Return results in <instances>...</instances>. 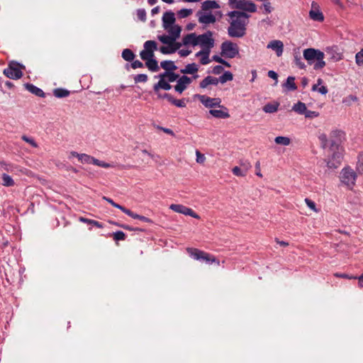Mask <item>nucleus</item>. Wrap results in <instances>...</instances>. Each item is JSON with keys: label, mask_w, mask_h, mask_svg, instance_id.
Instances as JSON below:
<instances>
[{"label": "nucleus", "mask_w": 363, "mask_h": 363, "mask_svg": "<svg viewBox=\"0 0 363 363\" xmlns=\"http://www.w3.org/2000/svg\"><path fill=\"white\" fill-rule=\"evenodd\" d=\"M325 53L315 48H307L303 50V57L309 65L314 64L313 69H320L325 66L323 60Z\"/></svg>", "instance_id": "f257e3e1"}, {"label": "nucleus", "mask_w": 363, "mask_h": 363, "mask_svg": "<svg viewBox=\"0 0 363 363\" xmlns=\"http://www.w3.org/2000/svg\"><path fill=\"white\" fill-rule=\"evenodd\" d=\"M186 251L189 255L194 259L205 262L208 264H214L216 265L220 266V264H223L225 262V259H223L220 262V259L214 255L196 248L188 247L186 248Z\"/></svg>", "instance_id": "f03ea898"}, {"label": "nucleus", "mask_w": 363, "mask_h": 363, "mask_svg": "<svg viewBox=\"0 0 363 363\" xmlns=\"http://www.w3.org/2000/svg\"><path fill=\"white\" fill-rule=\"evenodd\" d=\"M248 21L245 19H232L228 28V34L231 38H242L245 35Z\"/></svg>", "instance_id": "7ed1b4c3"}, {"label": "nucleus", "mask_w": 363, "mask_h": 363, "mask_svg": "<svg viewBox=\"0 0 363 363\" xmlns=\"http://www.w3.org/2000/svg\"><path fill=\"white\" fill-rule=\"evenodd\" d=\"M23 65L16 62L11 61L9 63L8 67L4 70V74L11 79H18L21 78L23 72Z\"/></svg>", "instance_id": "20e7f679"}, {"label": "nucleus", "mask_w": 363, "mask_h": 363, "mask_svg": "<svg viewBox=\"0 0 363 363\" xmlns=\"http://www.w3.org/2000/svg\"><path fill=\"white\" fill-rule=\"evenodd\" d=\"M220 55L227 58H234L239 55L238 45L230 40L224 41L220 45Z\"/></svg>", "instance_id": "39448f33"}, {"label": "nucleus", "mask_w": 363, "mask_h": 363, "mask_svg": "<svg viewBox=\"0 0 363 363\" xmlns=\"http://www.w3.org/2000/svg\"><path fill=\"white\" fill-rule=\"evenodd\" d=\"M213 32L211 30L206 31L205 33L197 36V40L193 43V45L196 46L200 45L203 48L206 50H211L214 47V39L212 38Z\"/></svg>", "instance_id": "423d86ee"}, {"label": "nucleus", "mask_w": 363, "mask_h": 363, "mask_svg": "<svg viewBox=\"0 0 363 363\" xmlns=\"http://www.w3.org/2000/svg\"><path fill=\"white\" fill-rule=\"evenodd\" d=\"M229 4L233 8L248 12H255L257 7L255 3L250 0H229Z\"/></svg>", "instance_id": "0eeeda50"}, {"label": "nucleus", "mask_w": 363, "mask_h": 363, "mask_svg": "<svg viewBox=\"0 0 363 363\" xmlns=\"http://www.w3.org/2000/svg\"><path fill=\"white\" fill-rule=\"evenodd\" d=\"M157 50V43L154 40H147L144 43V50L140 52V58L147 60L155 57V50Z\"/></svg>", "instance_id": "6e6552de"}, {"label": "nucleus", "mask_w": 363, "mask_h": 363, "mask_svg": "<svg viewBox=\"0 0 363 363\" xmlns=\"http://www.w3.org/2000/svg\"><path fill=\"white\" fill-rule=\"evenodd\" d=\"M340 179L342 183L348 186H352L354 185L357 174L350 167L344 168L340 173Z\"/></svg>", "instance_id": "1a4fd4ad"}, {"label": "nucleus", "mask_w": 363, "mask_h": 363, "mask_svg": "<svg viewBox=\"0 0 363 363\" xmlns=\"http://www.w3.org/2000/svg\"><path fill=\"white\" fill-rule=\"evenodd\" d=\"M345 133L340 130H334L330 134V150H334L335 148L337 149L344 138Z\"/></svg>", "instance_id": "9d476101"}, {"label": "nucleus", "mask_w": 363, "mask_h": 363, "mask_svg": "<svg viewBox=\"0 0 363 363\" xmlns=\"http://www.w3.org/2000/svg\"><path fill=\"white\" fill-rule=\"evenodd\" d=\"M195 96L207 108L220 106L221 100L219 98H211L206 95L200 94H196Z\"/></svg>", "instance_id": "9b49d317"}, {"label": "nucleus", "mask_w": 363, "mask_h": 363, "mask_svg": "<svg viewBox=\"0 0 363 363\" xmlns=\"http://www.w3.org/2000/svg\"><path fill=\"white\" fill-rule=\"evenodd\" d=\"M172 211L186 216H190L194 218L199 219L200 216L196 213L191 208L181 204H172L169 207Z\"/></svg>", "instance_id": "f8f14e48"}, {"label": "nucleus", "mask_w": 363, "mask_h": 363, "mask_svg": "<svg viewBox=\"0 0 363 363\" xmlns=\"http://www.w3.org/2000/svg\"><path fill=\"white\" fill-rule=\"evenodd\" d=\"M79 160H81L82 162H84V163H87V164L92 163L95 165L102 167L104 168H108V167H112V165L109 163H106L105 162L100 161L98 159H96V158L91 157L86 154H81Z\"/></svg>", "instance_id": "ddd939ff"}, {"label": "nucleus", "mask_w": 363, "mask_h": 363, "mask_svg": "<svg viewBox=\"0 0 363 363\" xmlns=\"http://www.w3.org/2000/svg\"><path fill=\"white\" fill-rule=\"evenodd\" d=\"M191 82V78L186 75H182L177 80V83L174 86V90L177 92L182 94L187 88V86L189 85Z\"/></svg>", "instance_id": "4468645a"}, {"label": "nucleus", "mask_w": 363, "mask_h": 363, "mask_svg": "<svg viewBox=\"0 0 363 363\" xmlns=\"http://www.w3.org/2000/svg\"><path fill=\"white\" fill-rule=\"evenodd\" d=\"M311 10L309 11L310 18L316 21L322 22L324 20L323 14L318 9V5L316 2L313 1L311 4Z\"/></svg>", "instance_id": "2eb2a0df"}, {"label": "nucleus", "mask_w": 363, "mask_h": 363, "mask_svg": "<svg viewBox=\"0 0 363 363\" xmlns=\"http://www.w3.org/2000/svg\"><path fill=\"white\" fill-rule=\"evenodd\" d=\"M174 13L172 11H166L162 16V26L164 29L175 25Z\"/></svg>", "instance_id": "dca6fc26"}, {"label": "nucleus", "mask_w": 363, "mask_h": 363, "mask_svg": "<svg viewBox=\"0 0 363 363\" xmlns=\"http://www.w3.org/2000/svg\"><path fill=\"white\" fill-rule=\"evenodd\" d=\"M196 16L199 17V22L204 24L213 23L216 22V18L211 13L205 14L201 11H198Z\"/></svg>", "instance_id": "f3484780"}, {"label": "nucleus", "mask_w": 363, "mask_h": 363, "mask_svg": "<svg viewBox=\"0 0 363 363\" xmlns=\"http://www.w3.org/2000/svg\"><path fill=\"white\" fill-rule=\"evenodd\" d=\"M218 107L221 109H211L209 111V113L217 118H228L230 117V114L228 112V108L223 105H220V106Z\"/></svg>", "instance_id": "a211bd4d"}, {"label": "nucleus", "mask_w": 363, "mask_h": 363, "mask_svg": "<svg viewBox=\"0 0 363 363\" xmlns=\"http://www.w3.org/2000/svg\"><path fill=\"white\" fill-rule=\"evenodd\" d=\"M342 156L340 152H334L332 158L327 162V166L329 168H337L341 163Z\"/></svg>", "instance_id": "6ab92c4d"}, {"label": "nucleus", "mask_w": 363, "mask_h": 363, "mask_svg": "<svg viewBox=\"0 0 363 363\" xmlns=\"http://www.w3.org/2000/svg\"><path fill=\"white\" fill-rule=\"evenodd\" d=\"M326 55L329 57V59L337 62L342 59V55L338 52L337 47L328 48L325 50Z\"/></svg>", "instance_id": "aec40b11"}, {"label": "nucleus", "mask_w": 363, "mask_h": 363, "mask_svg": "<svg viewBox=\"0 0 363 363\" xmlns=\"http://www.w3.org/2000/svg\"><path fill=\"white\" fill-rule=\"evenodd\" d=\"M267 48L274 50L277 55L280 57L283 53L284 44L281 40H274L268 44Z\"/></svg>", "instance_id": "412c9836"}, {"label": "nucleus", "mask_w": 363, "mask_h": 363, "mask_svg": "<svg viewBox=\"0 0 363 363\" xmlns=\"http://www.w3.org/2000/svg\"><path fill=\"white\" fill-rule=\"evenodd\" d=\"M24 87L30 91L31 94L35 95L36 96L44 98L45 97V93L40 88L35 86L32 84H24Z\"/></svg>", "instance_id": "4be33fe9"}, {"label": "nucleus", "mask_w": 363, "mask_h": 363, "mask_svg": "<svg viewBox=\"0 0 363 363\" xmlns=\"http://www.w3.org/2000/svg\"><path fill=\"white\" fill-rule=\"evenodd\" d=\"M169 33L170 38L173 40V41H176L180 37V33L182 31V27L179 25H174L171 27H169L167 29H165Z\"/></svg>", "instance_id": "5701e85b"}, {"label": "nucleus", "mask_w": 363, "mask_h": 363, "mask_svg": "<svg viewBox=\"0 0 363 363\" xmlns=\"http://www.w3.org/2000/svg\"><path fill=\"white\" fill-rule=\"evenodd\" d=\"M219 82L218 78H216L211 76H207L205 77L199 84L201 89L206 88L208 85H217Z\"/></svg>", "instance_id": "b1692460"}, {"label": "nucleus", "mask_w": 363, "mask_h": 363, "mask_svg": "<svg viewBox=\"0 0 363 363\" xmlns=\"http://www.w3.org/2000/svg\"><path fill=\"white\" fill-rule=\"evenodd\" d=\"M171 89L172 86L169 84V82L166 80H159V82L153 86L155 93H158L160 89L168 91Z\"/></svg>", "instance_id": "393cba45"}, {"label": "nucleus", "mask_w": 363, "mask_h": 363, "mask_svg": "<svg viewBox=\"0 0 363 363\" xmlns=\"http://www.w3.org/2000/svg\"><path fill=\"white\" fill-rule=\"evenodd\" d=\"M199 70L198 66L196 63L188 64L184 69L180 70V72L184 74H194Z\"/></svg>", "instance_id": "a878e982"}, {"label": "nucleus", "mask_w": 363, "mask_h": 363, "mask_svg": "<svg viewBox=\"0 0 363 363\" xmlns=\"http://www.w3.org/2000/svg\"><path fill=\"white\" fill-rule=\"evenodd\" d=\"M228 16L232 19H247L250 16L244 12L240 11H233L228 13Z\"/></svg>", "instance_id": "bb28decb"}, {"label": "nucleus", "mask_w": 363, "mask_h": 363, "mask_svg": "<svg viewBox=\"0 0 363 363\" xmlns=\"http://www.w3.org/2000/svg\"><path fill=\"white\" fill-rule=\"evenodd\" d=\"M283 86L285 87L288 91H295L297 89V86L295 83V77H288L286 82L283 84Z\"/></svg>", "instance_id": "cd10ccee"}, {"label": "nucleus", "mask_w": 363, "mask_h": 363, "mask_svg": "<svg viewBox=\"0 0 363 363\" xmlns=\"http://www.w3.org/2000/svg\"><path fill=\"white\" fill-rule=\"evenodd\" d=\"M160 66L162 69H165L166 72L174 71L177 69L174 62L171 60L161 62Z\"/></svg>", "instance_id": "c85d7f7f"}, {"label": "nucleus", "mask_w": 363, "mask_h": 363, "mask_svg": "<svg viewBox=\"0 0 363 363\" xmlns=\"http://www.w3.org/2000/svg\"><path fill=\"white\" fill-rule=\"evenodd\" d=\"M145 61V66L152 72H157L160 69L157 61L155 59H149Z\"/></svg>", "instance_id": "c756f323"}, {"label": "nucleus", "mask_w": 363, "mask_h": 363, "mask_svg": "<svg viewBox=\"0 0 363 363\" xmlns=\"http://www.w3.org/2000/svg\"><path fill=\"white\" fill-rule=\"evenodd\" d=\"M201 8L204 11L220 8L219 4L215 1L207 0L202 3Z\"/></svg>", "instance_id": "7c9ffc66"}, {"label": "nucleus", "mask_w": 363, "mask_h": 363, "mask_svg": "<svg viewBox=\"0 0 363 363\" xmlns=\"http://www.w3.org/2000/svg\"><path fill=\"white\" fill-rule=\"evenodd\" d=\"M69 94V91L62 88H57L53 90V94L57 98H65L68 96Z\"/></svg>", "instance_id": "2f4dec72"}, {"label": "nucleus", "mask_w": 363, "mask_h": 363, "mask_svg": "<svg viewBox=\"0 0 363 363\" xmlns=\"http://www.w3.org/2000/svg\"><path fill=\"white\" fill-rule=\"evenodd\" d=\"M135 57L134 52L128 48L124 49L122 52V57L127 62H132Z\"/></svg>", "instance_id": "473e14b6"}, {"label": "nucleus", "mask_w": 363, "mask_h": 363, "mask_svg": "<svg viewBox=\"0 0 363 363\" xmlns=\"http://www.w3.org/2000/svg\"><path fill=\"white\" fill-rule=\"evenodd\" d=\"M279 106V104L277 102L274 103V104L269 103L264 106L263 111L265 113H272L277 111Z\"/></svg>", "instance_id": "72a5a7b5"}, {"label": "nucleus", "mask_w": 363, "mask_h": 363, "mask_svg": "<svg viewBox=\"0 0 363 363\" xmlns=\"http://www.w3.org/2000/svg\"><path fill=\"white\" fill-rule=\"evenodd\" d=\"M126 214L134 219H138L146 223H152V220L139 214L135 213L130 209L126 212Z\"/></svg>", "instance_id": "f704fd0d"}, {"label": "nucleus", "mask_w": 363, "mask_h": 363, "mask_svg": "<svg viewBox=\"0 0 363 363\" xmlns=\"http://www.w3.org/2000/svg\"><path fill=\"white\" fill-rule=\"evenodd\" d=\"M335 275L338 277L345 278V279H358V284L359 287H363V274H362L359 277H354L350 276L348 274H335Z\"/></svg>", "instance_id": "c9c22d12"}, {"label": "nucleus", "mask_w": 363, "mask_h": 363, "mask_svg": "<svg viewBox=\"0 0 363 363\" xmlns=\"http://www.w3.org/2000/svg\"><path fill=\"white\" fill-rule=\"evenodd\" d=\"M292 110L299 114H304L306 111V106L304 103L298 101L294 105Z\"/></svg>", "instance_id": "e433bc0d"}, {"label": "nucleus", "mask_w": 363, "mask_h": 363, "mask_svg": "<svg viewBox=\"0 0 363 363\" xmlns=\"http://www.w3.org/2000/svg\"><path fill=\"white\" fill-rule=\"evenodd\" d=\"M2 185L5 186H12L14 185L13 179L7 174H3L1 176Z\"/></svg>", "instance_id": "4c0bfd02"}, {"label": "nucleus", "mask_w": 363, "mask_h": 363, "mask_svg": "<svg viewBox=\"0 0 363 363\" xmlns=\"http://www.w3.org/2000/svg\"><path fill=\"white\" fill-rule=\"evenodd\" d=\"M233 79V74L230 71H225L219 78V82L224 84Z\"/></svg>", "instance_id": "58836bf2"}, {"label": "nucleus", "mask_w": 363, "mask_h": 363, "mask_svg": "<svg viewBox=\"0 0 363 363\" xmlns=\"http://www.w3.org/2000/svg\"><path fill=\"white\" fill-rule=\"evenodd\" d=\"M197 40V36L195 33H189L187 34L186 36L183 38V44L186 45L189 44H192L195 42V40Z\"/></svg>", "instance_id": "ea45409f"}, {"label": "nucleus", "mask_w": 363, "mask_h": 363, "mask_svg": "<svg viewBox=\"0 0 363 363\" xmlns=\"http://www.w3.org/2000/svg\"><path fill=\"white\" fill-rule=\"evenodd\" d=\"M274 141L277 144L287 146L290 144L291 140L288 137L277 136L275 138Z\"/></svg>", "instance_id": "a19ab883"}, {"label": "nucleus", "mask_w": 363, "mask_h": 363, "mask_svg": "<svg viewBox=\"0 0 363 363\" xmlns=\"http://www.w3.org/2000/svg\"><path fill=\"white\" fill-rule=\"evenodd\" d=\"M79 220L81 222L94 225V226H96L99 228H103V225L101 223H99V221L94 220L88 219V218H86L84 217H79Z\"/></svg>", "instance_id": "79ce46f5"}, {"label": "nucleus", "mask_w": 363, "mask_h": 363, "mask_svg": "<svg viewBox=\"0 0 363 363\" xmlns=\"http://www.w3.org/2000/svg\"><path fill=\"white\" fill-rule=\"evenodd\" d=\"M103 199L111 203L113 207L117 208L122 211L123 213L126 214V212L128 211V208H125L123 206H121L116 203H115L111 199L108 198L106 196H103Z\"/></svg>", "instance_id": "37998d69"}, {"label": "nucleus", "mask_w": 363, "mask_h": 363, "mask_svg": "<svg viewBox=\"0 0 363 363\" xmlns=\"http://www.w3.org/2000/svg\"><path fill=\"white\" fill-rule=\"evenodd\" d=\"M144 67V65L143 62H141L140 60H135L132 61L131 64H126L125 65V68L126 70H129L130 67H132L133 69H137V68H143Z\"/></svg>", "instance_id": "c03bdc74"}, {"label": "nucleus", "mask_w": 363, "mask_h": 363, "mask_svg": "<svg viewBox=\"0 0 363 363\" xmlns=\"http://www.w3.org/2000/svg\"><path fill=\"white\" fill-rule=\"evenodd\" d=\"M294 62L297 67H298L300 69H305L306 65L305 64L301 61V56L299 53H295L294 54Z\"/></svg>", "instance_id": "a18cd8bd"}, {"label": "nucleus", "mask_w": 363, "mask_h": 363, "mask_svg": "<svg viewBox=\"0 0 363 363\" xmlns=\"http://www.w3.org/2000/svg\"><path fill=\"white\" fill-rule=\"evenodd\" d=\"M170 103L176 106L177 107L184 108L186 106L185 99H175L173 96L170 100Z\"/></svg>", "instance_id": "49530a36"}, {"label": "nucleus", "mask_w": 363, "mask_h": 363, "mask_svg": "<svg viewBox=\"0 0 363 363\" xmlns=\"http://www.w3.org/2000/svg\"><path fill=\"white\" fill-rule=\"evenodd\" d=\"M148 79L147 75L145 74H139L134 77V82L135 84L143 82L145 83Z\"/></svg>", "instance_id": "de8ad7c7"}, {"label": "nucleus", "mask_w": 363, "mask_h": 363, "mask_svg": "<svg viewBox=\"0 0 363 363\" xmlns=\"http://www.w3.org/2000/svg\"><path fill=\"white\" fill-rule=\"evenodd\" d=\"M356 64L359 67H363V48L355 55Z\"/></svg>", "instance_id": "09e8293b"}, {"label": "nucleus", "mask_w": 363, "mask_h": 363, "mask_svg": "<svg viewBox=\"0 0 363 363\" xmlns=\"http://www.w3.org/2000/svg\"><path fill=\"white\" fill-rule=\"evenodd\" d=\"M193 11L190 9H182L178 11V16L180 18H186L192 13Z\"/></svg>", "instance_id": "8fccbe9b"}, {"label": "nucleus", "mask_w": 363, "mask_h": 363, "mask_svg": "<svg viewBox=\"0 0 363 363\" xmlns=\"http://www.w3.org/2000/svg\"><path fill=\"white\" fill-rule=\"evenodd\" d=\"M157 38L160 42L168 45H169L171 43L174 42L170 36L166 35H159Z\"/></svg>", "instance_id": "3c124183"}, {"label": "nucleus", "mask_w": 363, "mask_h": 363, "mask_svg": "<svg viewBox=\"0 0 363 363\" xmlns=\"http://www.w3.org/2000/svg\"><path fill=\"white\" fill-rule=\"evenodd\" d=\"M179 77V75L174 73L173 71L168 72L167 81L169 82H174L176 80H178Z\"/></svg>", "instance_id": "603ef678"}, {"label": "nucleus", "mask_w": 363, "mask_h": 363, "mask_svg": "<svg viewBox=\"0 0 363 363\" xmlns=\"http://www.w3.org/2000/svg\"><path fill=\"white\" fill-rule=\"evenodd\" d=\"M160 51L162 54H164V55L172 54L174 52V49L172 48V46H170V45H168L167 47H166V46L160 47Z\"/></svg>", "instance_id": "864d4df0"}, {"label": "nucleus", "mask_w": 363, "mask_h": 363, "mask_svg": "<svg viewBox=\"0 0 363 363\" xmlns=\"http://www.w3.org/2000/svg\"><path fill=\"white\" fill-rule=\"evenodd\" d=\"M115 240H124L125 239V234L123 231H116L113 234Z\"/></svg>", "instance_id": "5fc2aeb1"}, {"label": "nucleus", "mask_w": 363, "mask_h": 363, "mask_svg": "<svg viewBox=\"0 0 363 363\" xmlns=\"http://www.w3.org/2000/svg\"><path fill=\"white\" fill-rule=\"evenodd\" d=\"M137 16L139 20H140L143 22H145L146 21V11L145 9H138L137 11Z\"/></svg>", "instance_id": "6e6d98bb"}, {"label": "nucleus", "mask_w": 363, "mask_h": 363, "mask_svg": "<svg viewBox=\"0 0 363 363\" xmlns=\"http://www.w3.org/2000/svg\"><path fill=\"white\" fill-rule=\"evenodd\" d=\"M196 162L199 164H203L206 160V157L203 154H202L199 150L196 151Z\"/></svg>", "instance_id": "4d7b16f0"}, {"label": "nucleus", "mask_w": 363, "mask_h": 363, "mask_svg": "<svg viewBox=\"0 0 363 363\" xmlns=\"http://www.w3.org/2000/svg\"><path fill=\"white\" fill-rule=\"evenodd\" d=\"M233 173L238 177H245L246 175V171H242L238 167H235L232 169Z\"/></svg>", "instance_id": "13d9d810"}, {"label": "nucleus", "mask_w": 363, "mask_h": 363, "mask_svg": "<svg viewBox=\"0 0 363 363\" xmlns=\"http://www.w3.org/2000/svg\"><path fill=\"white\" fill-rule=\"evenodd\" d=\"M319 140L321 143V147L325 149L326 148L327 145H328V137L325 134H321L320 136H319Z\"/></svg>", "instance_id": "bf43d9fd"}, {"label": "nucleus", "mask_w": 363, "mask_h": 363, "mask_svg": "<svg viewBox=\"0 0 363 363\" xmlns=\"http://www.w3.org/2000/svg\"><path fill=\"white\" fill-rule=\"evenodd\" d=\"M304 115L306 118H313L318 117L319 116V113L313 111H308L306 109Z\"/></svg>", "instance_id": "052dcab7"}, {"label": "nucleus", "mask_w": 363, "mask_h": 363, "mask_svg": "<svg viewBox=\"0 0 363 363\" xmlns=\"http://www.w3.org/2000/svg\"><path fill=\"white\" fill-rule=\"evenodd\" d=\"M210 52H211V50H206V52H205V55L203 56H202V57L201 58L200 61L202 65H207L210 62V60L208 58Z\"/></svg>", "instance_id": "680f3d73"}, {"label": "nucleus", "mask_w": 363, "mask_h": 363, "mask_svg": "<svg viewBox=\"0 0 363 363\" xmlns=\"http://www.w3.org/2000/svg\"><path fill=\"white\" fill-rule=\"evenodd\" d=\"M305 202L311 210L314 211L315 212H318V210L315 207V203L313 201L309 199H306Z\"/></svg>", "instance_id": "e2e57ef3"}, {"label": "nucleus", "mask_w": 363, "mask_h": 363, "mask_svg": "<svg viewBox=\"0 0 363 363\" xmlns=\"http://www.w3.org/2000/svg\"><path fill=\"white\" fill-rule=\"evenodd\" d=\"M157 95V98L158 99H167L169 102H170V100L172 99V95L169 94H167V93H164V94H161L160 92V91H158V93H155Z\"/></svg>", "instance_id": "0e129e2a"}, {"label": "nucleus", "mask_w": 363, "mask_h": 363, "mask_svg": "<svg viewBox=\"0 0 363 363\" xmlns=\"http://www.w3.org/2000/svg\"><path fill=\"white\" fill-rule=\"evenodd\" d=\"M357 169L359 172H363V154L359 155V160L357 162Z\"/></svg>", "instance_id": "69168bd1"}, {"label": "nucleus", "mask_w": 363, "mask_h": 363, "mask_svg": "<svg viewBox=\"0 0 363 363\" xmlns=\"http://www.w3.org/2000/svg\"><path fill=\"white\" fill-rule=\"evenodd\" d=\"M224 70L221 65H216L213 68L212 72L214 74H220Z\"/></svg>", "instance_id": "338daca9"}, {"label": "nucleus", "mask_w": 363, "mask_h": 363, "mask_svg": "<svg viewBox=\"0 0 363 363\" xmlns=\"http://www.w3.org/2000/svg\"><path fill=\"white\" fill-rule=\"evenodd\" d=\"M24 141L30 143L33 147H38V144L32 138H28L26 136H24Z\"/></svg>", "instance_id": "774afa93"}]
</instances>
